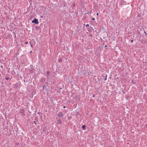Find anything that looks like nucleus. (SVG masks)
I'll list each match as a JSON object with an SVG mask.
<instances>
[{"label": "nucleus", "mask_w": 147, "mask_h": 147, "mask_svg": "<svg viewBox=\"0 0 147 147\" xmlns=\"http://www.w3.org/2000/svg\"><path fill=\"white\" fill-rule=\"evenodd\" d=\"M20 114H22V115L23 116H25L26 115L25 110L23 109H21L20 110Z\"/></svg>", "instance_id": "f257e3e1"}, {"label": "nucleus", "mask_w": 147, "mask_h": 147, "mask_svg": "<svg viewBox=\"0 0 147 147\" xmlns=\"http://www.w3.org/2000/svg\"><path fill=\"white\" fill-rule=\"evenodd\" d=\"M57 123L58 124H59L61 125L62 124V121L60 119H57V118L56 119Z\"/></svg>", "instance_id": "f03ea898"}, {"label": "nucleus", "mask_w": 147, "mask_h": 147, "mask_svg": "<svg viewBox=\"0 0 147 147\" xmlns=\"http://www.w3.org/2000/svg\"><path fill=\"white\" fill-rule=\"evenodd\" d=\"M30 44H34L35 45L36 44V42L35 41V40L34 39H32L29 42Z\"/></svg>", "instance_id": "7ed1b4c3"}, {"label": "nucleus", "mask_w": 147, "mask_h": 147, "mask_svg": "<svg viewBox=\"0 0 147 147\" xmlns=\"http://www.w3.org/2000/svg\"><path fill=\"white\" fill-rule=\"evenodd\" d=\"M32 22L33 23H35L36 24H38V19H36L35 18L34 20H33L32 21Z\"/></svg>", "instance_id": "20e7f679"}, {"label": "nucleus", "mask_w": 147, "mask_h": 147, "mask_svg": "<svg viewBox=\"0 0 147 147\" xmlns=\"http://www.w3.org/2000/svg\"><path fill=\"white\" fill-rule=\"evenodd\" d=\"M57 115L59 117H63V113L61 112H59L57 114Z\"/></svg>", "instance_id": "39448f33"}, {"label": "nucleus", "mask_w": 147, "mask_h": 147, "mask_svg": "<svg viewBox=\"0 0 147 147\" xmlns=\"http://www.w3.org/2000/svg\"><path fill=\"white\" fill-rule=\"evenodd\" d=\"M34 72L33 69V68L29 70V72L30 73H33Z\"/></svg>", "instance_id": "423d86ee"}, {"label": "nucleus", "mask_w": 147, "mask_h": 147, "mask_svg": "<svg viewBox=\"0 0 147 147\" xmlns=\"http://www.w3.org/2000/svg\"><path fill=\"white\" fill-rule=\"evenodd\" d=\"M86 127V126L85 125H83L82 126V129L83 130H85L86 129L85 127Z\"/></svg>", "instance_id": "0eeeda50"}, {"label": "nucleus", "mask_w": 147, "mask_h": 147, "mask_svg": "<svg viewBox=\"0 0 147 147\" xmlns=\"http://www.w3.org/2000/svg\"><path fill=\"white\" fill-rule=\"evenodd\" d=\"M62 59L61 58H59L58 59V61H59V63L62 62Z\"/></svg>", "instance_id": "6e6552de"}, {"label": "nucleus", "mask_w": 147, "mask_h": 147, "mask_svg": "<svg viewBox=\"0 0 147 147\" xmlns=\"http://www.w3.org/2000/svg\"><path fill=\"white\" fill-rule=\"evenodd\" d=\"M47 129V128L46 127H44L43 130L44 131H46Z\"/></svg>", "instance_id": "1a4fd4ad"}, {"label": "nucleus", "mask_w": 147, "mask_h": 147, "mask_svg": "<svg viewBox=\"0 0 147 147\" xmlns=\"http://www.w3.org/2000/svg\"><path fill=\"white\" fill-rule=\"evenodd\" d=\"M50 73V72L49 71H47V75H49V74Z\"/></svg>", "instance_id": "9d476101"}, {"label": "nucleus", "mask_w": 147, "mask_h": 147, "mask_svg": "<svg viewBox=\"0 0 147 147\" xmlns=\"http://www.w3.org/2000/svg\"><path fill=\"white\" fill-rule=\"evenodd\" d=\"M107 74H106L105 78H104V80H106L107 78Z\"/></svg>", "instance_id": "9b49d317"}, {"label": "nucleus", "mask_w": 147, "mask_h": 147, "mask_svg": "<svg viewBox=\"0 0 147 147\" xmlns=\"http://www.w3.org/2000/svg\"><path fill=\"white\" fill-rule=\"evenodd\" d=\"M31 47L33 48V46L34 45H35L34 44H30Z\"/></svg>", "instance_id": "f8f14e48"}, {"label": "nucleus", "mask_w": 147, "mask_h": 147, "mask_svg": "<svg viewBox=\"0 0 147 147\" xmlns=\"http://www.w3.org/2000/svg\"><path fill=\"white\" fill-rule=\"evenodd\" d=\"M91 11H90V12H89V11H88L87 13V14H89V13H90V14H91Z\"/></svg>", "instance_id": "ddd939ff"}, {"label": "nucleus", "mask_w": 147, "mask_h": 147, "mask_svg": "<svg viewBox=\"0 0 147 147\" xmlns=\"http://www.w3.org/2000/svg\"><path fill=\"white\" fill-rule=\"evenodd\" d=\"M89 26V24H87L86 25V27H88Z\"/></svg>", "instance_id": "4468645a"}, {"label": "nucleus", "mask_w": 147, "mask_h": 147, "mask_svg": "<svg viewBox=\"0 0 147 147\" xmlns=\"http://www.w3.org/2000/svg\"><path fill=\"white\" fill-rule=\"evenodd\" d=\"M92 20H95V19L94 18H92Z\"/></svg>", "instance_id": "2eb2a0df"}, {"label": "nucleus", "mask_w": 147, "mask_h": 147, "mask_svg": "<svg viewBox=\"0 0 147 147\" xmlns=\"http://www.w3.org/2000/svg\"><path fill=\"white\" fill-rule=\"evenodd\" d=\"M45 87V86H43V89H44Z\"/></svg>", "instance_id": "dca6fc26"}, {"label": "nucleus", "mask_w": 147, "mask_h": 147, "mask_svg": "<svg viewBox=\"0 0 147 147\" xmlns=\"http://www.w3.org/2000/svg\"><path fill=\"white\" fill-rule=\"evenodd\" d=\"M28 43L27 42H25V44L26 45L28 44Z\"/></svg>", "instance_id": "f3484780"}, {"label": "nucleus", "mask_w": 147, "mask_h": 147, "mask_svg": "<svg viewBox=\"0 0 147 147\" xmlns=\"http://www.w3.org/2000/svg\"><path fill=\"white\" fill-rule=\"evenodd\" d=\"M34 123L35 124V125H36V122L35 121H34Z\"/></svg>", "instance_id": "a211bd4d"}, {"label": "nucleus", "mask_w": 147, "mask_h": 147, "mask_svg": "<svg viewBox=\"0 0 147 147\" xmlns=\"http://www.w3.org/2000/svg\"><path fill=\"white\" fill-rule=\"evenodd\" d=\"M144 33L146 34V35H147V34L146 33V32L145 30H144Z\"/></svg>", "instance_id": "6ab92c4d"}, {"label": "nucleus", "mask_w": 147, "mask_h": 147, "mask_svg": "<svg viewBox=\"0 0 147 147\" xmlns=\"http://www.w3.org/2000/svg\"><path fill=\"white\" fill-rule=\"evenodd\" d=\"M5 79L7 80H8L9 79V78H5Z\"/></svg>", "instance_id": "aec40b11"}, {"label": "nucleus", "mask_w": 147, "mask_h": 147, "mask_svg": "<svg viewBox=\"0 0 147 147\" xmlns=\"http://www.w3.org/2000/svg\"><path fill=\"white\" fill-rule=\"evenodd\" d=\"M96 15H97V16H98V13H96Z\"/></svg>", "instance_id": "412c9836"}, {"label": "nucleus", "mask_w": 147, "mask_h": 147, "mask_svg": "<svg viewBox=\"0 0 147 147\" xmlns=\"http://www.w3.org/2000/svg\"><path fill=\"white\" fill-rule=\"evenodd\" d=\"M92 96H93V97H95V95H93Z\"/></svg>", "instance_id": "4be33fe9"}, {"label": "nucleus", "mask_w": 147, "mask_h": 147, "mask_svg": "<svg viewBox=\"0 0 147 147\" xmlns=\"http://www.w3.org/2000/svg\"><path fill=\"white\" fill-rule=\"evenodd\" d=\"M107 47V45H105V47Z\"/></svg>", "instance_id": "5701e85b"}, {"label": "nucleus", "mask_w": 147, "mask_h": 147, "mask_svg": "<svg viewBox=\"0 0 147 147\" xmlns=\"http://www.w3.org/2000/svg\"><path fill=\"white\" fill-rule=\"evenodd\" d=\"M65 108V106H64V107H63V108Z\"/></svg>", "instance_id": "b1692460"}, {"label": "nucleus", "mask_w": 147, "mask_h": 147, "mask_svg": "<svg viewBox=\"0 0 147 147\" xmlns=\"http://www.w3.org/2000/svg\"><path fill=\"white\" fill-rule=\"evenodd\" d=\"M131 42H133V40H131Z\"/></svg>", "instance_id": "393cba45"}, {"label": "nucleus", "mask_w": 147, "mask_h": 147, "mask_svg": "<svg viewBox=\"0 0 147 147\" xmlns=\"http://www.w3.org/2000/svg\"><path fill=\"white\" fill-rule=\"evenodd\" d=\"M32 51H31L30 52V53H31L32 52Z\"/></svg>", "instance_id": "a878e982"}, {"label": "nucleus", "mask_w": 147, "mask_h": 147, "mask_svg": "<svg viewBox=\"0 0 147 147\" xmlns=\"http://www.w3.org/2000/svg\"><path fill=\"white\" fill-rule=\"evenodd\" d=\"M1 67H3V66L2 65L1 66Z\"/></svg>", "instance_id": "bb28decb"}, {"label": "nucleus", "mask_w": 147, "mask_h": 147, "mask_svg": "<svg viewBox=\"0 0 147 147\" xmlns=\"http://www.w3.org/2000/svg\"><path fill=\"white\" fill-rule=\"evenodd\" d=\"M104 45V43L103 44V45Z\"/></svg>", "instance_id": "cd10ccee"}, {"label": "nucleus", "mask_w": 147, "mask_h": 147, "mask_svg": "<svg viewBox=\"0 0 147 147\" xmlns=\"http://www.w3.org/2000/svg\"><path fill=\"white\" fill-rule=\"evenodd\" d=\"M122 92H124V91H123V90Z\"/></svg>", "instance_id": "c85d7f7f"}, {"label": "nucleus", "mask_w": 147, "mask_h": 147, "mask_svg": "<svg viewBox=\"0 0 147 147\" xmlns=\"http://www.w3.org/2000/svg\"><path fill=\"white\" fill-rule=\"evenodd\" d=\"M111 147V146H109V147Z\"/></svg>", "instance_id": "c756f323"}]
</instances>
